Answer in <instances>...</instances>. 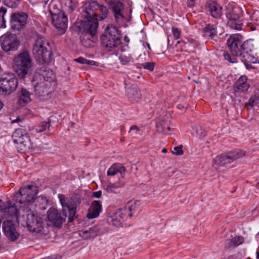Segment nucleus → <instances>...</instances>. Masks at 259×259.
I'll list each match as a JSON object with an SVG mask.
<instances>
[{"mask_svg":"<svg viewBox=\"0 0 259 259\" xmlns=\"http://www.w3.org/2000/svg\"><path fill=\"white\" fill-rule=\"evenodd\" d=\"M256 236L259 237V232L257 234Z\"/></svg>","mask_w":259,"mask_h":259,"instance_id":"obj_62","label":"nucleus"},{"mask_svg":"<svg viewBox=\"0 0 259 259\" xmlns=\"http://www.w3.org/2000/svg\"><path fill=\"white\" fill-rule=\"evenodd\" d=\"M3 105H4L3 103L0 101V110L3 108Z\"/></svg>","mask_w":259,"mask_h":259,"instance_id":"obj_57","label":"nucleus"},{"mask_svg":"<svg viewBox=\"0 0 259 259\" xmlns=\"http://www.w3.org/2000/svg\"><path fill=\"white\" fill-rule=\"evenodd\" d=\"M15 144H19L20 148L29 147L30 138L26 131L23 128H18L15 131L12 136Z\"/></svg>","mask_w":259,"mask_h":259,"instance_id":"obj_17","label":"nucleus"},{"mask_svg":"<svg viewBox=\"0 0 259 259\" xmlns=\"http://www.w3.org/2000/svg\"><path fill=\"white\" fill-rule=\"evenodd\" d=\"M177 44H183L184 45H185L186 42L184 41H178Z\"/></svg>","mask_w":259,"mask_h":259,"instance_id":"obj_56","label":"nucleus"},{"mask_svg":"<svg viewBox=\"0 0 259 259\" xmlns=\"http://www.w3.org/2000/svg\"><path fill=\"white\" fill-rule=\"evenodd\" d=\"M37 192L36 186L28 185L21 188L19 191L15 194L13 199L16 204H19L18 222L24 226H26L31 232L40 233L45 224L43 219L38 217L32 208L34 206L37 210L46 209L48 200L42 196L34 198Z\"/></svg>","mask_w":259,"mask_h":259,"instance_id":"obj_1","label":"nucleus"},{"mask_svg":"<svg viewBox=\"0 0 259 259\" xmlns=\"http://www.w3.org/2000/svg\"><path fill=\"white\" fill-rule=\"evenodd\" d=\"M119 59L122 65H126L132 61V57L130 55L128 56L122 55L119 56Z\"/></svg>","mask_w":259,"mask_h":259,"instance_id":"obj_39","label":"nucleus"},{"mask_svg":"<svg viewBox=\"0 0 259 259\" xmlns=\"http://www.w3.org/2000/svg\"><path fill=\"white\" fill-rule=\"evenodd\" d=\"M125 172V167L119 163L113 164L108 170L107 175L113 176L118 172L120 173L122 178H124Z\"/></svg>","mask_w":259,"mask_h":259,"instance_id":"obj_27","label":"nucleus"},{"mask_svg":"<svg viewBox=\"0 0 259 259\" xmlns=\"http://www.w3.org/2000/svg\"><path fill=\"white\" fill-rule=\"evenodd\" d=\"M126 94L129 100L132 102H139L142 96L139 89L136 86L128 89L126 91Z\"/></svg>","mask_w":259,"mask_h":259,"instance_id":"obj_25","label":"nucleus"},{"mask_svg":"<svg viewBox=\"0 0 259 259\" xmlns=\"http://www.w3.org/2000/svg\"><path fill=\"white\" fill-rule=\"evenodd\" d=\"M258 103V98L255 96L251 97L248 101V105L252 107L257 105Z\"/></svg>","mask_w":259,"mask_h":259,"instance_id":"obj_45","label":"nucleus"},{"mask_svg":"<svg viewBox=\"0 0 259 259\" xmlns=\"http://www.w3.org/2000/svg\"><path fill=\"white\" fill-rule=\"evenodd\" d=\"M51 125L50 122L49 121L41 122L39 126L36 129V132L38 133H41L45 131L47 128H49Z\"/></svg>","mask_w":259,"mask_h":259,"instance_id":"obj_37","label":"nucleus"},{"mask_svg":"<svg viewBox=\"0 0 259 259\" xmlns=\"http://www.w3.org/2000/svg\"><path fill=\"white\" fill-rule=\"evenodd\" d=\"M256 188L259 189V181L256 184Z\"/></svg>","mask_w":259,"mask_h":259,"instance_id":"obj_61","label":"nucleus"},{"mask_svg":"<svg viewBox=\"0 0 259 259\" xmlns=\"http://www.w3.org/2000/svg\"><path fill=\"white\" fill-rule=\"evenodd\" d=\"M49 0H40V2L44 3V5H46Z\"/></svg>","mask_w":259,"mask_h":259,"instance_id":"obj_55","label":"nucleus"},{"mask_svg":"<svg viewBox=\"0 0 259 259\" xmlns=\"http://www.w3.org/2000/svg\"><path fill=\"white\" fill-rule=\"evenodd\" d=\"M167 123L165 122H160L156 124L157 130L158 132L165 134Z\"/></svg>","mask_w":259,"mask_h":259,"instance_id":"obj_40","label":"nucleus"},{"mask_svg":"<svg viewBox=\"0 0 259 259\" xmlns=\"http://www.w3.org/2000/svg\"><path fill=\"white\" fill-rule=\"evenodd\" d=\"M247 78L245 76H241L235 83L234 90L235 92L241 93L247 91L249 85L247 82Z\"/></svg>","mask_w":259,"mask_h":259,"instance_id":"obj_26","label":"nucleus"},{"mask_svg":"<svg viewBox=\"0 0 259 259\" xmlns=\"http://www.w3.org/2000/svg\"><path fill=\"white\" fill-rule=\"evenodd\" d=\"M0 44L4 52H10L18 50L20 41L15 34L6 33L1 36Z\"/></svg>","mask_w":259,"mask_h":259,"instance_id":"obj_13","label":"nucleus"},{"mask_svg":"<svg viewBox=\"0 0 259 259\" xmlns=\"http://www.w3.org/2000/svg\"><path fill=\"white\" fill-rule=\"evenodd\" d=\"M123 185L124 183L122 182L109 184L106 186L105 190L109 193H117L116 190L123 187Z\"/></svg>","mask_w":259,"mask_h":259,"instance_id":"obj_34","label":"nucleus"},{"mask_svg":"<svg viewBox=\"0 0 259 259\" xmlns=\"http://www.w3.org/2000/svg\"><path fill=\"white\" fill-rule=\"evenodd\" d=\"M172 33L176 39L179 38L181 35V30L177 27H172Z\"/></svg>","mask_w":259,"mask_h":259,"instance_id":"obj_43","label":"nucleus"},{"mask_svg":"<svg viewBox=\"0 0 259 259\" xmlns=\"http://www.w3.org/2000/svg\"><path fill=\"white\" fill-rule=\"evenodd\" d=\"M171 127L167 123L166 128L165 129V134H169L171 131Z\"/></svg>","mask_w":259,"mask_h":259,"instance_id":"obj_52","label":"nucleus"},{"mask_svg":"<svg viewBox=\"0 0 259 259\" xmlns=\"http://www.w3.org/2000/svg\"><path fill=\"white\" fill-rule=\"evenodd\" d=\"M242 42V37L239 34H235L231 35L227 40V46L233 56L230 55L227 53H224V56L226 60H227L231 63L237 62L236 57L238 56V54H240L239 51L240 46Z\"/></svg>","mask_w":259,"mask_h":259,"instance_id":"obj_9","label":"nucleus"},{"mask_svg":"<svg viewBox=\"0 0 259 259\" xmlns=\"http://www.w3.org/2000/svg\"><path fill=\"white\" fill-rule=\"evenodd\" d=\"M54 85L51 84L49 82L40 80L34 87L35 95L40 100H47L54 91Z\"/></svg>","mask_w":259,"mask_h":259,"instance_id":"obj_15","label":"nucleus"},{"mask_svg":"<svg viewBox=\"0 0 259 259\" xmlns=\"http://www.w3.org/2000/svg\"><path fill=\"white\" fill-rule=\"evenodd\" d=\"M251 21L256 24L259 25V11H255L251 16Z\"/></svg>","mask_w":259,"mask_h":259,"instance_id":"obj_42","label":"nucleus"},{"mask_svg":"<svg viewBox=\"0 0 259 259\" xmlns=\"http://www.w3.org/2000/svg\"><path fill=\"white\" fill-rule=\"evenodd\" d=\"M155 63L154 62H145L141 64V66L145 69L148 70L150 71H152L154 70Z\"/></svg>","mask_w":259,"mask_h":259,"instance_id":"obj_41","label":"nucleus"},{"mask_svg":"<svg viewBox=\"0 0 259 259\" xmlns=\"http://www.w3.org/2000/svg\"><path fill=\"white\" fill-rule=\"evenodd\" d=\"M13 67L21 78H24L32 66V61L29 53L24 51L16 56L13 59Z\"/></svg>","mask_w":259,"mask_h":259,"instance_id":"obj_6","label":"nucleus"},{"mask_svg":"<svg viewBox=\"0 0 259 259\" xmlns=\"http://www.w3.org/2000/svg\"><path fill=\"white\" fill-rule=\"evenodd\" d=\"M5 205L3 201L0 200V211L4 210L5 212L8 213L10 214V211H12L11 215L14 214L17 217L19 215L18 210L15 206L12 205L11 203L8 202L7 207H5Z\"/></svg>","mask_w":259,"mask_h":259,"instance_id":"obj_31","label":"nucleus"},{"mask_svg":"<svg viewBox=\"0 0 259 259\" xmlns=\"http://www.w3.org/2000/svg\"><path fill=\"white\" fill-rule=\"evenodd\" d=\"M88 34L84 35L83 38L81 40V42L82 45L87 48H91L94 46V44L95 43V37L94 38H89L88 36Z\"/></svg>","mask_w":259,"mask_h":259,"instance_id":"obj_33","label":"nucleus"},{"mask_svg":"<svg viewBox=\"0 0 259 259\" xmlns=\"http://www.w3.org/2000/svg\"><path fill=\"white\" fill-rule=\"evenodd\" d=\"M58 197L62 206L63 215L67 217L69 221L72 222L76 218V208L81 203L82 197L77 194H75L70 199L63 194H59Z\"/></svg>","mask_w":259,"mask_h":259,"instance_id":"obj_3","label":"nucleus"},{"mask_svg":"<svg viewBox=\"0 0 259 259\" xmlns=\"http://www.w3.org/2000/svg\"><path fill=\"white\" fill-rule=\"evenodd\" d=\"M3 229L6 236L11 241H15L19 236L16 230L14 224L11 221H5Z\"/></svg>","mask_w":259,"mask_h":259,"instance_id":"obj_19","label":"nucleus"},{"mask_svg":"<svg viewBox=\"0 0 259 259\" xmlns=\"http://www.w3.org/2000/svg\"><path fill=\"white\" fill-rule=\"evenodd\" d=\"M99 7V4L96 1L89 0L83 3L82 7V12L85 15L84 17H98V16L94 11L97 10Z\"/></svg>","mask_w":259,"mask_h":259,"instance_id":"obj_21","label":"nucleus"},{"mask_svg":"<svg viewBox=\"0 0 259 259\" xmlns=\"http://www.w3.org/2000/svg\"><path fill=\"white\" fill-rule=\"evenodd\" d=\"M244 241V238L241 236H235L231 239L226 240V244L229 246H237L241 244Z\"/></svg>","mask_w":259,"mask_h":259,"instance_id":"obj_32","label":"nucleus"},{"mask_svg":"<svg viewBox=\"0 0 259 259\" xmlns=\"http://www.w3.org/2000/svg\"><path fill=\"white\" fill-rule=\"evenodd\" d=\"M98 8H99V10L102 13L101 16H99V19L100 20H102L107 17L108 13V10L105 6L103 5H99Z\"/></svg>","mask_w":259,"mask_h":259,"instance_id":"obj_38","label":"nucleus"},{"mask_svg":"<svg viewBox=\"0 0 259 259\" xmlns=\"http://www.w3.org/2000/svg\"><path fill=\"white\" fill-rule=\"evenodd\" d=\"M99 234L98 229L96 227L90 228L89 229L81 230L79 232V235L84 239L95 238Z\"/></svg>","mask_w":259,"mask_h":259,"instance_id":"obj_29","label":"nucleus"},{"mask_svg":"<svg viewBox=\"0 0 259 259\" xmlns=\"http://www.w3.org/2000/svg\"><path fill=\"white\" fill-rule=\"evenodd\" d=\"M18 81L16 75L6 72L0 75V95L7 96L12 94L17 88Z\"/></svg>","mask_w":259,"mask_h":259,"instance_id":"obj_7","label":"nucleus"},{"mask_svg":"<svg viewBox=\"0 0 259 259\" xmlns=\"http://www.w3.org/2000/svg\"><path fill=\"white\" fill-rule=\"evenodd\" d=\"M75 61L80 64H84L86 63L85 61H87V59L82 57H79L78 58L75 59Z\"/></svg>","mask_w":259,"mask_h":259,"instance_id":"obj_47","label":"nucleus"},{"mask_svg":"<svg viewBox=\"0 0 259 259\" xmlns=\"http://www.w3.org/2000/svg\"><path fill=\"white\" fill-rule=\"evenodd\" d=\"M139 204V201L128 202L124 208L118 209L108 218V223L116 227H121L123 223L137 211Z\"/></svg>","mask_w":259,"mask_h":259,"instance_id":"obj_2","label":"nucleus"},{"mask_svg":"<svg viewBox=\"0 0 259 259\" xmlns=\"http://www.w3.org/2000/svg\"><path fill=\"white\" fill-rule=\"evenodd\" d=\"M207 12L215 19L221 18L223 14V8L219 4L214 2H209L206 5Z\"/></svg>","mask_w":259,"mask_h":259,"instance_id":"obj_22","label":"nucleus"},{"mask_svg":"<svg viewBox=\"0 0 259 259\" xmlns=\"http://www.w3.org/2000/svg\"><path fill=\"white\" fill-rule=\"evenodd\" d=\"M178 108L180 109V110H182L183 109L185 108V107L184 106H183V105L182 104H179L177 106Z\"/></svg>","mask_w":259,"mask_h":259,"instance_id":"obj_54","label":"nucleus"},{"mask_svg":"<svg viewBox=\"0 0 259 259\" xmlns=\"http://www.w3.org/2000/svg\"><path fill=\"white\" fill-rule=\"evenodd\" d=\"M86 20L82 21L81 23V28L85 34L90 35L91 37L94 38L97 33L99 26L98 17H84Z\"/></svg>","mask_w":259,"mask_h":259,"instance_id":"obj_14","label":"nucleus"},{"mask_svg":"<svg viewBox=\"0 0 259 259\" xmlns=\"http://www.w3.org/2000/svg\"><path fill=\"white\" fill-rule=\"evenodd\" d=\"M28 15L23 12L13 13L10 16V28L15 32L23 30L26 26Z\"/></svg>","mask_w":259,"mask_h":259,"instance_id":"obj_11","label":"nucleus"},{"mask_svg":"<svg viewBox=\"0 0 259 259\" xmlns=\"http://www.w3.org/2000/svg\"><path fill=\"white\" fill-rule=\"evenodd\" d=\"M254 46L252 40H248L242 43L240 48V54L238 56L241 57V60L243 62L247 68L251 66L252 63H254V58L253 56L252 51Z\"/></svg>","mask_w":259,"mask_h":259,"instance_id":"obj_10","label":"nucleus"},{"mask_svg":"<svg viewBox=\"0 0 259 259\" xmlns=\"http://www.w3.org/2000/svg\"><path fill=\"white\" fill-rule=\"evenodd\" d=\"M101 42L106 51L114 50L121 43L118 31L113 26H108L101 36Z\"/></svg>","mask_w":259,"mask_h":259,"instance_id":"obj_5","label":"nucleus"},{"mask_svg":"<svg viewBox=\"0 0 259 259\" xmlns=\"http://www.w3.org/2000/svg\"><path fill=\"white\" fill-rule=\"evenodd\" d=\"M37 73L40 80L49 82L51 84L55 86V75L51 69L43 66L37 70Z\"/></svg>","mask_w":259,"mask_h":259,"instance_id":"obj_18","label":"nucleus"},{"mask_svg":"<svg viewBox=\"0 0 259 259\" xmlns=\"http://www.w3.org/2000/svg\"><path fill=\"white\" fill-rule=\"evenodd\" d=\"M62 257L60 255H54L50 257V259H61Z\"/></svg>","mask_w":259,"mask_h":259,"instance_id":"obj_53","label":"nucleus"},{"mask_svg":"<svg viewBox=\"0 0 259 259\" xmlns=\"http://www.w3.org/2000/svg\"><path fill=\"white\" fill-rule=\"evenodd\" d=\"M110 6L116 21L119 22L122 20L124 17L122 13L124 9L123 4L120 2H114L110 4Z\"/></svg>","mask_w":259,"mask_h":259,"instance_id":"obj_23","label":"nucleus"},{"mask_svg":"<svg viewBox=\"0 0 259 259\" xmlns=\"http://www.w3.org/2000/svg\"><path fill=\"white\" fill-rule=\"evenodd\" d=\"M162 152L163 153H165L167 152V150L165 148H163L162 150Z\"/></svg>","mask_w":259,"mask_h":259,"instance_id":"obj_58","label":"nucleus"},{"mask_svg":"<svg viewBox=\"0 0 259 259\" xmlns=\"http://www.w3.org/2000/svg\"><path fill=\"white\" fill-rule=\"evenodd\" d=\"M7 12V9L5 7L0 8V28L6 27V15Z\"/></svg>","mask_w":259,"mask_h":259,"instance_id":"obj_35","label":"nucleus"},{"mask_svg":"<svg viewBox=\"0 0 259 259\" xmlns=\"http://www.w3.org/2000/svg\"><path fill=\"white\" fill-rule=\"evenodd\" d=\"M85 62H86V63H85V64H88V65H92V66L95 65L96 64L95 61H94L93 60H89L87 59V61H85Z\"/></svg>","mask_w":259,"mask_h":259,"instance_id":"obj_51","label":"nucleus"},{"mask_svg":"<svg viewBox=\"0 0 259 259\" xmlns=\"http://www.w3.org/2000/svg\"><path fill=\"white\" fill-rule=\"evenodd\" d=\"M239 10L238 8L228 9L226 13L228 19V24L232 29L240 30L242 29V23L239 20Z\"/></svg>","mask_w":259,"mask_h":259,"instance_id":"obj_16","label":"nucleus"},{"mask_svg":"<svg viewBox=\"0 0 259 259\" xmlns=\"http://www.w3.org/2000/svg\"><path fill=\"white\" fill-rule=\"evenodd\" d=\"M6 6L11 8H17L19 5V0H4Z\"/></svg>","mask_w":259,"mask_h":259,"instance_id":"obj_36","label":"nucleus"},{"mask_svg":"<svg viewBox=\"0 0 259 259\" xmlns=\"http://www.w3.org/2000/svg\"><path fill=\"white\" fill-rule=\"evenodd\" d=\"M31 101L30 94L25 89L22 88L19 93V103L25 106Z\"/></svg>","mask_w":259,"mask_h":259,"instance_id":"obj_30","label":"nucleus"},{"mask_svg":"<svg viewBox=\"0 0 259 259\" xmlns=\"http://www.w3.org/2000/svg\"><path fill=\"white\" fill-rule=\"evenodd\" d=\"M140 128L139 127H138L137 125H134L131 127L129 133H132L133 131H136V132L135 134H137V132H138Z\"/></svg>","mask_w":259,"mask_h":259,"instance_id":"obj_48","label":"nucleus"},{"mask_svg":"<svg viewBox=\"0 0 259 259\" xmlns=\"http://www.w3.org/2000/svg\"><path fill=\"white\" fill-rule=\"evenodd\" d=\"M48 219L54 226L60 227L65 221V217H63L60 212L55 208H50L48 212Z\"/></svg>","mask_w":259,"mask_h":259,"instance_id":"obj_20","label":"nucleus"},{"mask_svg":"<svg viewBox=\"0 0 259 259\" xmlns=\"http://www.w3.org/2000/svg\"><path fill=\"white\" fill-rule=\"evenodd\" d=\"M182 146H179L175 147L174 150L172 151V154L177 155H181L183 154V151L182 149Z\"/></svg>","mask_w":259,"mask_h":259,"instance_id":"obj_44","label":"nucleus"},{"mask_svg":"<svg viewBox=\"0 0 259 259\" xmlns=\"http://www.w3.org/2000/svg\"><path fill=\"white\" fill-rule=\"evenodd\" d=\"M102 211V204L100 201L95 200L92 202L88 210L87 217L92 219L98 217Z\"/></svg>","mask_w":259,"mask_h":259,"instance_id":"obj_24","label":"nucleus"},{"mask_svg":"<svg viewBox=\"0 0 259 259\" xmlns=\"http://www.w3.org/2000/svg\"><path fill=\"white\" fill-rule=\"evenodd\" d=\"M102 195V191H98L97 192H94L93 196L96 198H100Z\"/></svg>","mask_w":259,"mask_h":259,"instance_id":"obj_50","label":"nucleus"},{"mask_svg":"<svg viewBox=\"0 0 259 259\" xmlns=\"http://www.w3.org/2000/svg\"><path fill=\"white\" fill-rule=\"evenodd\" d=\"M35 59L40 63H49L52 59V53L49 42L42 36H38L32 49Z\"/></svg>","mask_w":259,"mask_h":259,"instance_id":"obj_4","label":"nucleus"},{"mask_svg":"<svg viewBox=\"0 0 259 259\" xmlns=\"http://www.w3.org/2000/svg\"><path fill=\"white\" fill-rule=\"evenodd\" d=\"M203 35L205 37L214 39L217 35V26L215 25L208 24L203 29Z\"/></svg>","mask_w":259,"mask_h":259,"instance_id":"obj_28","label":"nucleus"},{"mask_svg":"<svg viewBox=\"0 0 259 259\" xmlns=\"http://www.w3.org/2000/svg\"><path fill=\"white\" fill-rule=\"evenodd\" d=\"M49 11L52 17L53 25L60 32V34H63L67 27V17L64 12L55 8V5L52 4V1L49 6Z\"/></svg>","mask_w":259,"mask_h":259,"instance_id":"obj_8","label":"nucleus"},{"mask_svg":"<svg viewBox=\"0 0 259 259\" xmlns=\"http://www.w3.org/2000/svg\"><path fill=\"white\" fill-rule=\"evenodd\" d=\"M190 42L192 43V44H194V45L196 44L195 41L194 40L192 39L190 40Z\"/></svg>","mask_w":259,"mask_h":259,"instance_id":"obj_59","label":"nucleus"},{"mask_svg":"<svg viewBox=\"0 0 259 259\" xmlns=\"http://www.w3.org/2000/svg\"><path fill=\"white\" fill-rule=\"evenodd\" d=\"M196 132L197 133V135L200 138H203L206 135V132L204 130V128H203L201 127H200L199 128H197L196 130Z\"/></svg>","mask_w":259,"mask_h":259,"instance_id":"obj_46","label":"nucleus"},{"mask_svg":"<svg viewBox=\"0 0 259 259\" xmlns=\"http://www.w3.org/2000/svg\"><path fill=\"white\" fill-rule=\"evenodd\" d=\"M245 153L241 150H236L224 154H220L213 159V162L219 166H224L243 157Z\"/></svg>","mask_w":259,"mask_h":259,"instance_id":"obj_12","label":"nucleus"},{"mask_svg":"<svg viewBox=\"0 0 259 259\" xmlns=\"http://www.w3.org/2000/svg\"><path fill=\"white\" fill-rule=\"evenodd\" d=\"M196 0H187V5L189 7H193Z\"/></svg>","mask_w":259,"mask_h":259,"instance_id":"obj_49","label":"nucleus"},{"mask_svg":"<svg viewBox=\"0 0 259 259\" xmlns=\"http://www.w3.org/2000/svg\"><path fill=\"white\" fill-rule=\"evenodd\" d=\"M256 256H257V258L259 259V250H257L256 252Z\"/></svg>","mask_w":259,"mask_h":259,"instance_id":"obj_60","label":"nucleus"}]
</instances>
